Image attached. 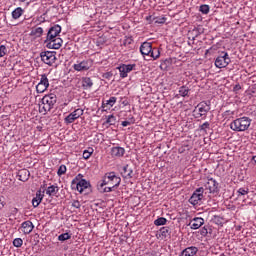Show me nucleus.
Instances as JSON below:
<instances>
[{
    "instance_id": "nucleus-1",
    "label": "nucleus",
    "mask_w": 256,
    "mask_h": 256,
    "mask_svg": "<svg viewBox=\"0 0 256 256\" xmlns=\"http://www.w3.org/2000/svg\"><path fill=\"white\" fill-rule=\"evenodd\" d=\"M119 185H121V177L115 172H107L99 182L98 190L100 193H111Z\"/></svg>"
},
{
    "instance_id": "nucleus-2",
    "label": "nucleus",
    "mask_w": 256,
    "mask_h": 256,
    "mask_svg": "<svg viewBox=\"0 0 256 256\" xmlns=\"http://www.w3.org/2000/svg\"><path fill=\"white\" fill-rule=\"evenodd\" d=\"M55 103H57V96L55 94L45 95L39 104L40 113L47 115L55 107Z\"/></svg>"
},
{
    "instance_id": "nucleus-3",
    "label": "nucleus",
    "mask_w": 256,
    "mask_h": 256,
    "mask_svg": "<svg viewBox=\"0 0 256 256\" xmlns=\"http://www.w3.org/2000/svg\"><path fill=\"white\" fill-rule=\"evenodd\" d=\"M249 127H251V119L245 116L241 118H237L230 124V129L236 132L247 131Z\"/></svg>"
},
{
    "instance_id": "nucleus-4",
    "label": "nucleus",
    "mask_w": 256,
    "mask_h": 256,
    "mask_svg": "<svg viewBox=\"0 0 256 256\" xmlns=\"http://www.w3.org/2000/svg\"><path fill=\"white\" fill-rule=\"evenodd\" d=\"M90 187L91 183L83 179V174H78L71 182V189L80 193H83L85 189H89Z\"/></svg>"
},
{
    "instance_id": "nucleus-5",
    "label": "nucleus",
    "mask_w": 256,
    "mask_h": 256,
    "mask_svg": "<svg viewBox=\"0 0 256 256\" xmlns=\"http://www.w3.org/2000/svg\"><path fill=\"white\" fill-rule=\"evenodd\" d=\"M211 111V106L207 102H200L194 109V117L199 119L200 117H206L207 112Z\"/></svg>"
},
{
    "instance_id": "nucleus-6",
    "label": "nucleus",
    "mask_w": 256,
    "mask_h": 256,
    "mask_svg": "<svg viewBox=\"0 0 256 256\" xmlns=\"http://www.w3.org/2000/svg\"><path fill=\"white\" fill-rule=\"evenodd\" d=\"M57 52L55 51H44L40 53L41 61L46 65H53L57 61Z\"/></svg>"
},
{
    "instance_id": "nucleus-7",
    "label": "nucleus",
    "mask_w": 256,
    "mask_h": 256,
    "mask_svg": "<svg viewBox=\"0 0 256 256\" xmlns=\"http://www.w3.org/2000/svg\"><path fill=\"white\" fill-rule=\"evenodd\" d=\"M231 63V58L227 52H222L220 56H218L215 60V67L218 69H225L227 65Z\"/></svg>"
},
{
    "instance_id": "nucleus-8",
    "label": "nucleus",
    "mask_w": 256,
    "mask_h": 256,
    "mask_svg": "<svg viewBox=\"0 0 256 256\" xmlns=\"http://www.w3.org/2000/svg\"><path fill=\"white\" fill-rule=\"evenodd\" d=\"M60 33H61V26L59 24L52 26L48 30L45 43H49V41H53V39H57Z\"/></svg>"
},
{
    "instance_id": "nucleus-9",
    "label": "nucleus",
    "mask_w": 256,
    "mask_h": 256,
    "mask_svg": "<svg viewBox=\"0 0 256 256\" xmlns=\"http://www.w3.org/2000/svg\"><path fill=\"white\" fill-rule=\"evenodd\" d=\"M136 64H121L118 67L121 79H125L131 71H135Z\"/></svg>"
},
{
    "instance_id": "nucleus-10",
    "label": "nucleus",
    "mask_w": 256,
    "mask_h": 256,
    "mask_svg": "<svg viewBox=\"0 0 256 256\" xmlns=\"http://www.w3.org/2000/svg\"><path fill=\"white\" fill-rule=\"evenodd\" d=\"M84 110L81 108H78L71 112L68 116L65 117L64 122L67 125H70V123H75L79 117L83 116Z\"/></svg>"
},
{
    "instance_id": "nucleus-11",
    "label": "nucleus",
    "mask_w": 256,
    "mask_h": 256,
    "mask_svg": "<svg viewBox=\"0 0 256 256\" xmlns=\"http://www.w3.org/2000/svg\"><path fill=\"white\" fill-rule=\"evenodd\" d=\"M93 67V60L87 59L73 65L74 71H89Z\"/></svg>"
},
{
    "instance_id": "nucleus-12",
    "label": "nucleus",
    "mask_w": 256,
    "mask_h": 256,
    "mask_svg": "<svg viewBox=\"0 0 256 256\" xmlns=\"http://www.w3.org/2000/svg\"><path fill=\"white\" fill-rule=\"evenodd\" d=\"M203 187L197 188L189 199L191 205H199V202L203 199Z\"/></svg>"
},
{
    "instance_id": "nucleus-13",
    "label": "nucleus",
    "mask_w": 256,
    "mask_h": 256,
    "mask_svg": "<svg viewBox=\"0 0 256 256\" xmlns=\"http://www.w3.org/2000/svg\"><path fill=\"white\" fill-rule=\"evenodd\" d=\"M46 89H49V78H47V74H42L40 82L36 85V91L37 93H45Z\"/></svg>"
},
{
    "instance_id": "nucleus-14",
    "label": "nucleus",
    "mask_w": 256,
    "mask_h": 256,
    "mask_svg": "<svg viewBox=\"0 0 256 256\" xmlns=\"http://www.w3.org/2000/svg\"><path fill=\"white\" fill-rule=\"evenodd\" d=\"M47 49H61V46L63 45V39L60 37L53 38L52 40H48V42H45Z\"/></svg>"
},
{
    "instance_id": "nucleus-15",
    "label": "nucleus",
    "mask_w": 256,
    "mask_h": 256,
    "mask_svg": "<svg viewBox=\"0 0 256 256\" xmlns=\"http://www.w3.org/2000/svg\"><path fill=\"white\" fill-rule=\"evenodd\" d=\"M205 187L208 189L209 193H217V191H219V183L213 178L208 179Z\"/></svg>"
},
{
    "instance_id": "nucleus-16",
    "label": "nucleus",
    "mask_w": 256,
    "mask_h": 256,
    "mask_svg": "<svg viewBox=\"0 0 256 256\" xmlns=\"http://www.w3.org/2000/svg\"><path fill=\"white\" fill-rule=\"evenodd\" d=\"M205 224V220L201 217L193 218L190 223L188 224L191 229H200L202 225Z\"/></svg>"
},
{
    "instance_id": "nucleus-17",
    "label": "nucleus",
    "mask_w": 256,
    "mask_h": 256,
    "mask_svg": "<svg viewBox=\"0 0 256 256\" xmlns=\"http://www.w3.org/2000/svg\"><path fill=\"white\" fill-rule=\"evenodd\" d=\"M21 227H22V233H24L25 235H29V233H31L33 229H35L33 222L29 220L23 222Z\"/></svg>"
},
{
    "instance_id": "nucleus-18",
    "label": "nucleus",
    "mask_w": 256,
    "mask_h": 256,
    "mask_svg": "<svg viewBox=\"0 0 256 256\" xmlns=\"http://www.w3.org/2000/svg\"><path fill=\"white\" fill-rule=\"evenodd\" d=\"M199 252V248L190 246L184 249L179 256H195Z\"/></svg>"
},
{
    "instance_id": "nucleus-19",
    "label": "nucleus",
    "mask_w": 256,
    "mask_h": 256,
    "mask_svg": "<svg viewBox=\"0 0 256 256\" xmlns=\"http://www.w3.org/2000/svg\"><path fill=\"white\" fill-rule=\"evenodd\" d=\"M151 49H153V45L151 44V42H144L141 46H140V53L141 55H151Z\"/></svg>"
},
{
    "instance_id": "nucleus-20",
    "label": "nucleus",
    "mask_w": 256,
    "mask_h": 256,
    "mask_svg": "<svg viewBox=\"0 0 256 256\" xmlns=\"http://www.w3.org/2000/svg\"><path fill=\"white\" fill-rule=\"evenodd\" d=\"M110 153L112 157H123L125 155V148L121 146L112 147Z\"/></svg>"
},
{
    "instance_id": "nucleus-21",
    "label": "nucleus",
    "mask_w": 256,
    "mask_h": 256,
    "mask_svg": "<svg viewBox=\"0 0 256 256\" xmlns=\"http://www.w3.org/2000/svg\"><path fill=\"white\" fill-rule=\"evenodd\" d=\"M43 197H45V194H42L41 190L37 191L36 197L32 199L33 207H39V205H41V202L43 201Z\"/></svg>"
},
{
    "instance_id": "nucleus-22",
    "label": "nucleus",
    "mask_w": 256,
    "mask_h": 256,
    "mask_svg": "<svg viewBox=\"0 0 256 256\" xmlns=\"http://www.w3.org/2000/svg\"><path fill=\"white\" fill-rule=\"evenodd\" d=\"M122 175L124 179H133V169L129 165L124 166Z\"/></svg>"
},
{
    "instance_id": "nucleus-23",
    "label": "nucleus",
    "mask_w": 256,
    "mask_h": 256,
    "mask_svg": "<svg viewBox=\"0 0 256 256\" xmlns=\"http://www.w3.org/2000/svg\"><path fill=\"white\" fill-rule=\"evenodd\" d=\"M29 175H31V173L27 169H22L18 172L19 180L23 182L29 180Z\"/></svg>"
},
{
    "instance_id": "nucleus-24",
    "label": "nucleus",
    "mask_w": 256,
    "mask_h": 256,
    "mask_svg": "<svg viewBox=\"0 0 256 256\" xmlns=\"http://www.w3.org/2000/svg\"><path fill=\"white\" fill-rule=\"evenodd\" d=\"M82 87L86 91L91 89V87H93V80L89 77H83L82 78Z\"/></svg>"
},
{
    "instance_id": "nucleus-25",
    "label": "nucleus",
    "mask_w": 256,
    "mask_h": 256,
    "mask_svg": "<svg viewBox=\"0 0 256 256\" xmlns=\"http://www.w3.org/2000/svg\"><path fill=\"white\" fill-rule=\"evenodd\" d=\"M56 193H59V187L55 185L49 186L46 190V195L49 197L55 196Z\"/></svg>"
},
{
    "instance_id": "nucleus-26",
    "label": "nucleus",
    "mask_w": 256,
    "mask_h": 256,
    "mask_svg": "<svg viewBox=\"0 0 256 256\" xmlns=\"http://www.w3.org/2000/svg\"><path fill=\"white\" fill-rule=\"evenodd\" d=\"M24 10L21 7H17L13 12H12V18H14L15 20L19 19V17H21V15H23Z\"/></svg>"
},
{
    "instance_id": "nucleus-27",
    "label": "nucleus",
    "mask_w": 256,
    "mask_h": 256,
    "mask_svg": "<svg viewBox=\"0 0 256 256\" xmlns=\"http://www.w3.org/2000/svg\"><path fill=\"white\" fill-rule=\"evenodd\" d=\"M30 35L31 37H41L43 35V29L41 27L32 29Z\"/></svg>"
},
{
    "instance_id": "nucleus-28",
    "label": "nucleus",
    "mask_w": 256,
    "mask_h": 256,
    "mask_svg": "<svg viewBox=\"0 0 256 256\" xmlns=\"http://www.w3.org/2000/svg\"><path fill=\"white\" fill-rule=\"evenodd\" d=\"M149 57H152V59L155 61L158 57H161V52L158 48H152Z\"/></svg>"
},
{
    "instance_id": "nucleus-29",
    "label": "nucleus",
    "mask_w": 256,
    "mask_h": 256,
    "mask_svg": "<svg viewBox=\"0 0 256 256\" xmlns=\"http://www.w3.org/2000/svg\"><path fill=\"white\" fill-rule=\"evenodd\" d=\"M189 87L182 86L179 88V95L180 97H189Z\"/></svg>"
},
{
    "instance_id": "nucleus-30",
    "label": "nucleus",
    "mask_w": 256,
    "mask_h": 256,
    "mask_svg": "<svg viewBox=\"0 0 256 256\" xmlns=\"http://www.w3.org/2000/svg\"><path fill=\"white\" fill-rule=\"evenodd\" d=\"M167 235H169V227H162L159 230V236L163 239H166Z\"/></svg>"
},
{
    "instance_id": "nucleus-31",
    "label": "nucleus",
    "mask_w": 256,
    "mask_h": 256,
    "mask_svg": "<svg viewBox=\"0 0 256 256\" xmlns=\"http://www.w3.org/2000/svg\"><path fill=\"white\" fill-rule=\"evenodd\" d=\"M212 222L215 223V225H220V227H223L224 219L221 216H214Z\"/></svg>"
},
{
    "instance_id": "nucleus-32",
    "label": "nucleus",
    "mask_w": 256,
    "mask_h": 256,
    "mask_svg": "<svg viewBox=\"0 0 256 256\" xmlns=\"http://www.w3.org/2000/svg\"><path fill=\"white\" fill-rule=\"evenodd\" d=\"M166 224H167V218H164V217L157 218L154 221V225H156V227H159L161 225H166Z\"/></svg>"
},
{
    "instance_id": "nucleus-33",
    "label": "nucleus",
    "mask_w": 256,
    "mask_h": 256,
    "mask_svg": "<svg viewBox=\"0 0 256 256\" xmlns=\"http://www.w3.org/2000/svg\"><path fill=\"white\" fill-rule=\"evenodd\" d=\"M115 123H117V118L114 115L107 116L106 125H115Z\"/></svg>"
},
{
    "instance_id": "nucleus-34",
    "label": "nucleus",
    "mask_w": 256,
    "mask_h": 256,
    "mask_svg": "<svg viewBox=\"0 0 256 256\" xmlns=\"http://www.w3.org/2000/svg\"><path fill=\"white\" fill-rule=\"evenodd\" d=\"M93 148H88L87 150L83 151V159H89L91 155H93Z\"/></svg>"
},
{
    "instance_id": "nucleus-35",
    "label": "nucleus",
    "mask_w": 256,
    "mask_h": 256,
    "mask_svg": "<svg viewBox=\"0 0 256 256\" xmlns=\"http://www.w3.org/2000/svg\"><path fill=\"white\" fill-rule=\"evenodd\" d=\"M115 103H117V97L112 96L103 105H104V107H105V105H109V107H113V105H115Z\"/></svg>"
},
{
    "instance_id": "nucleus-36",
    "label": "nucleus",
    "mask_w": 256,
    "mask_h": 256,
    "mask_svg": "<svg viewBox=\"0 0 256 256\" xmlns=\"http://www.w3.org/2000/svg\"><path fill=\"white\" fill-rule=\"evenodd\" d=\"M135 123V118L131 117L128 120L122 121V127H129V125H133Z\"/></svg>"
},
{
    "instance_id": "nucleus-37",
    "label": "nucleus",
    "mask_w": 256,
    "mask_h": 256,
    "mask_svg": "<svg viewBox=\"0 0 256 256\" xmlns=\"http://www.w3.org/2000/svg\"><path fill=\"white\" fill-rule=\"evenodd\" d=\"M71 239V234L69 233H63L58 236V241H67Z\"/></svg>"
},
{
    "instance_id": "nucleus-38",
    "label": "nucleus",
    "mask_w": 256,
    "mask_h": 256,
    "mask_svg": "<svg viewBox=\"0 0 256 256\" xmlns=\"http://www.w3.org/2000/svg\"><path fill=\"white\" fill-rule=\"evenodd\" d=\"M67 173V166L61 165L57 171V175L61 177V175H65Z\"/></svg>"
},
{
    "instance_id": "nucleus-39",
    "label": "nucleus",
    "mask_w": 256,
    "mask_h": 256,
    "mask_svg": "<svg viewBox=\"0 0 256 256\" xmlns=\"http://www.w3.org/2000/svg\"><path fill=\"white\" fill-rule=\"evenodd\" d=\"M13 245H14V247H17V248L23 247V239H21V238L14 239Z\"/></svg>"
},
{
    "instance_id": "nucleus-40",
    "label": "nucleus",
    "mask_w": 256,
    "mask_h": 256,
    "mask_svg": "<svg viewBox=\"0 0 256 256\" xmlns=\"http://www.w3.org/2000/svg\"><path fill=\"white\" fill-rule=\"evenodd\" d=\"M209 5L204 4L200 6V11L203 13V15L209 14Z\"/></svg>"
},
{
    "instance_id": "nucleus-41",
    "label": "nucleus",
    "mask_w": 256,
    "mask_h": 256,
    "mask_svg": "<svg viewBox=\"0 0 256 256\" xmlns=\"http://www.w3.org/2000/svg\"><path fill=\"white\" fill-rule=\"evenodd\" d=\"M7 55V47L5 45L0 46V57H5Z\"/></svg>"
},
{
    "instance_id": "nucleus-42",
    "label": "nucleus",
    "mask_w": 256,
    "mask_h": 256,
    "mask_svg": "<svg viewBox=\"0 0 256 256\" xmlns=\"http://www.w3.org/2000/svg\"><path fill=\"white\" fill-rule=\"evenodd\" d=\"M238 197H241V195H248L249 194V189H246L245 188H240L238 191Z\"/></svg>"
},
{
    "instance_id": "nucleus-43",
    "label": "nucleus",
    "mask_w": 256,
    "mask_h": 256,
    "mask_svg": "<svg viewBox=\"0 0 256 256\" xmlns=\"http://www.w3.org/2000/svg\"><path fill=\"white\" fill-rule=\"evenodd\" d=\"M72 207H74L75 209H81V202H79L78 200H74L72 203Z\"/></svg>"
},
{
    "instance_id": "nucleus-44",
    "label": "nucleus",
    "mask_w": 256,
    "mask_h": 256,
    "mask_svg": "<svg viewBox=\"0 0 256 256\" xmlns=\"http://www.w3.org/2000/svg\"><path fill=\"white\" fill-rule=\"evenodd\" d=\"M210 124L209 122H204L201 126H200V130L201 131H205V129H209Z\"/></svg>"
},
{
    "instance_id": "nucleus-45",
    "label": "nucleus",
    "mask_w": 256,
    "mask_h": 256,
    "mask_svg": "<svg viewBox=\"0 0 256 256\" xmlns=\"http://www.w3.org/2000/svg\"><path fill=\"white\" fill-rule=\"evenodd\" d=\"M103 77H105V79H111V77H113V74L111 72H107L103 75Z\"/></svg>"
},
{
    "instance_id": "nucleus-46",
    "label": "nucleus",
    "mask_w": 256,
    "mask_h": 256,
    "mask_svg": "<svg viewBox=\"0 0 256 256\" xmlns=\"http://www.w3.org/2000/svg\"><path fill=\"white\" fill-rule=\"evenodd\" d=\"M3 207H5V202L3 201V198L0 197V210H2Z\"/></svg>"
},
{
    "instance_id": "nucleus-47",
    "label": "nucleus",
    "mask_w": 256,
    "mask_h": 256,
    "mask_svg": "<svg viewBox=\"0 0 256 256\" xmlns=\"http://www.w3.org/2000/svg\"><path fill=\"white\" fill-rule=\"evenodd\" d=\"M241 89V85L237 84L235 87H234V91H239Z\"/></svg>"
},
{
    "instance_id": "nucleus-48",
    "label": "nucleus",
    "mask_w": 256,
    "mask_h": 256,
    "mask_svg": "<svg viewBox=\"0 0 256 256\" xmlns=\"http://www.w3.org/2000/svg\"><path fill=\"white\" fill-rule=\"evenodd\" d=\"M196 37H199V33H197L194 37H192V41H195Z\"/></svg>"
},
{
    "instance_id": "nucleus-49",
    "label": "nucleus",
    "mask_w": 256,
    "mask_h": 256,
    "mask_svg": "<svg viewBox=\"0 0 256 256\" xmlns=\"http://www.w3.org/2000/svg\"><path fill=\"white\" fill-rule=\"evenodd\" d=\"M203 229H204L203 233H204V232L207 233V228L204 227Z\"/></svg>"
},
{
    "instance_id": "nucleus-50",
    "label": "nucleus",
    "mask_w": 256,
    "mask_h": 256,
    "mask_svg": "<svg viewBox=\"0 0 256 256\" xmlns=\"http://www.w3.org/2000/svg\"><path fill=\"white\" fill-rule=\"evenodd\" d=\"M161 23H165V18H162V21H161Z\"/></svg>"
},
{
    "instance_id": "nucleus-51",
    "label": "nucleus",
    "mask_w": 256,
    "mask_h": 256,
    "mask_svg": "<svg viewBox=\"0 0 256 256\" xmlns=\"http://www.w3.org/2000/svg\"><path fill=\"white\" fill-rule=\"evenodd\" d=\"M231 115H235V112H231Z\"/></svg>"
},
{
    "instance_id": "nucleus-52",
    "label": "nucleus",
    "mask_w": 256,
    "mask_h": 256,
    "mask_svg": "<svg viewBox=\"0 0 256 256\" xmlns=\"http://www.w3.org/2000/svg\"><path fill=\"white\" fill-rule=\"evenodd\" d=\"M226 113H231V111L228 110V111H226Z\"/></svg>"
},
{
    "instance_id": "nucleus-53",
    "label": "nucleus",
    "mask_w": 256,
    "mask_h": 256,
    "mask_svg": "<svg viewBox=\"0 0 256 256\" xmlns=\"http://www.w3.org/2000/svg\"><path fill=\"white\" fill-rule=\"evenodd\" d=\"M0 111H1V106H0Z\"/></svg>"
}]
</instances>
